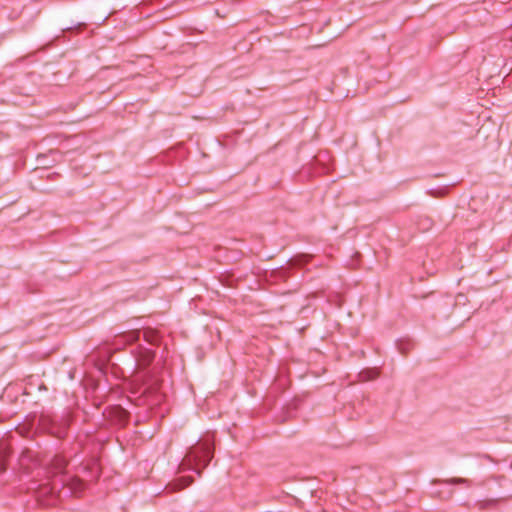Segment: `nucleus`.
I'll return each mask as SVG.
<instances>
[{
	"label": "nucleus",
	"mask_w": 512,
	"mask_h": 512,
	"mask_svg": "<svg viewBox=\"0 0 512 512\" xmlns=\"http://www.w3.org/2000/svg\"><path fill=\"white\" fill-rule=\"evenodd\" d=\"M510 467H511V469H512V461H511Z\"/></svg>",
	"instance_id": "a211bd4d"
},
{
	"label": "nucleus",
	"mask_w": 512,
	"mask_h": 512,
	"mask_svg": "<svg viewBox=\"0 0 512 512\" xmlns=\"http://www.w3.org/2000/svg\"><path fill=\"white\" fill-rule=\"evenodd\" d=\"M18 93L19 94H22L23 96H25L27 98V100H24L23 102L24 103H32L34 100H29L30 98H32L34 96V91L36 90L35 87H30L29 89H26L25 87H18Z\"/></svg>",
	"instance_id": "0eeeda50"
},
{
	"label": "nucleus",
	"mask_w": 512,
	"mask_h": 512,
	"mask_svg": "<svg viewBox=\"0 0 512 512\" xmlns=\"http://www.w3.org/2000/svg\"><path fill=\"white\" fill-rule=\"evenodd\" d=\"M150 387L148 386H145L144 389H143V393H147L149 391Z\"/></svg>",
	"instance_id": "4468645a"
},
{
	"label": "nucleus",
	"mask_w": 512,
	"mask_h": 512,
	"mask_svg": "<svg viewBox=\"0 0 512 512\" xmlns=\"http://www.w3.org/2000/svg\"><path fill=\"white\" fill-rule=\"evenodd\" d=\"M467 479H464V478H452L450 480L447 481V483H451V484H463V483H467Z\"/></svg>",
	"instance_id": "9d476101"
},
{
	"label": "nucleus",
	"mask_w": 512,
	"mask_h": 512,
	"mask_svg": "<svg viewBox=\"0 0 512 512\" xmlns=\"http://www.w3.org/2000/svg\"><path fill=\"white\" fill-rule=\"evenodd\" d=\"M141 14L144 15V16H149V13H145L144 14L143 12H141Z\"/></svg>",
	"instance_id": "dca6fc26"
},
{
	"label": "nucleus",
	"mask_w": 512,
	"mask_h": 512,
	"mask_svg": "<svg viewBox=\"0 0 512 512\" xmlns=\"http://www.w3.org/2000/svg\"><path fill=\"white\" fill-rule=\"evenodd\" d=\"M81 486L82 482L80 480H74L71 489L74 490V492H78L81 489Z\"/></svg>",
	"instance_id": "9b49d317"
},
{
	"label": "nucleus",
	"mask_w": 512,
	"mask_h": 512,
	"mask_svg": "<svg viewBox=\"0 0 512 512\" xmlns=\"http://www.w3.org/2000/svg\"><path fill=\"white\" fill-rule=\"evenodd\" d=\"M66 465V462L64 459L58 457L54 460L53 467H54V473H60L63 471L64 467Z\"/></svg>",
	"instance_id": "1a4fd4ad"
},
{
	"label": "nucleus",
	"mask_w": 512,
	"mask_h": 512,
	"mask_svg": "<svg viewBox=\"0 0 512 512\" xmlns=\"http://www.w3.org/2000/svg\"><path fill=\"white\" fill-rule=\"evenodd\" d=\"M139 338L138 331H131L118 337L117 343L124 341L125 343H132Z\"/></svg>",
	"instance_id": "423d86ee"
},
{
	"label": "nucleus",
	"mask_w": 512,
	"mask_h": 512,
	"mask_svg": "<svg viewBox=\"0 0 512 512\" xmlns=\"http://www.w3.org/2000/svg\"><path fill=\"white\" fill-rule=\"evenodd\" d=\"M84 24H85V22H83V21H71L69 25L60 28L59 34H55V35L49 37V39H47L43 43H41L37 47L36 51L37 52H45L50 47H52L53 45L57 44L60 41H63V42L68 41V39H66L65 33L72 30L73 28L81 27Z\"/></svg>",
	"instance_id": "7ed1b4c3"
},
{
	"label": "nucleus",
	"mask_w": 512,
	"mask_h": 512,
	"mask_svg": "<svg viewBox=\"0 0 512 512\" xmlns=\"http://www.w3.org/2000/svg\"><path fill=\"white\" fill-rule=\"evenodd\" d=\"M211 458L212 446L208 442H203L189 449L181 463V467L183 469H192L199 473L200 469L206 467Z\"/></svg>",
	"instance_id": "f257e3e1"
},
{
	"label": "nucleus",
	"mask_w": 512,
	"mask_h": 512,
	"mask_svg": "<svg viewBox=\"0 0 512 512\" xmlns=\"http://www.w3.org/2000/svg\"><path fill=\"white\" fill-rule=\"evenodd\" d=\"M167 5H168V1H166V0H162L160 2H157V3H155V10L164 8Z\"/></svg>",
	"instance_id": "ddd939ff"
},
{
	"label": "nucleus",
	"mask_w": 512,
	"mask_h": 512,
	"mask_svg": "<svg viewBox=\"0 0 512 512\" xmlns=\"http://www.w3.org/2000/svg\"><path fill=\"white\" fill-rule=\"evenodd\" d=\"M106 17L102 18L100 21L96 22L97 24H102Z\"/></svg>",
	"instance_id": "2eb2a0df"
},
{
	"label": "nucleus",
	"mask_w": 512,
	"mask_h": 512,
	"mask_svg": "<svg viewBox=\"0 0 512 512\" xmlns=\"http://www.w3.org/2000/svg\"><path fill=\"white\" fill-rule=\"evenodd\" d=\"M332 166L331 157L327 153H319L310 161L309 166L303 170V173L308 178H312L328 173Z\"/></svg>",
	"instance_id": "f03ea898"
},
{
	"label": "nucleus",
	"mask_w": 512,
	"mask_h": 512,
	"mask_svg": "<svg viewBox=\"0 0 512 512\" xmlns=\"http://www.w3.org/2000/svg\"><path fill=\"white\" fill-rule=\"evenodd\" d=\"M63 153L58 149H50L46 153L37 155V162L44 168L51 167L60 162L63 158Z\"/></svg>",
	"instance_id": "20e7f679"
},
{
	"label": "nucleus",
	"mask_w": 512,
	"mask_h": 512,
	"mask_svg": "<svg viewBox=\"0 0 512 512\" xmlns=\"http://www.w3.org/2000/svg\"><path fill=\"white\" fill-rule=\"evenodd\" d=\"M448 190H449V185H444L440 188H430L429 192H430L431 196L439 197V196L443 195L444 193H447Z\"/></svg>",
	"instance_id": "6e6552de"
},
{
	"label": "nucleus",
	"mask_w": 512,
	"mask_h": 512,
	"mask_svg": "<svg viewBox=\"0 0 512 512\" xmlns=\"http://www.w3.org/2000/svg\"><path fill=\"white\" fill-rule=\"evenodd\" d=\"M0 221L3 222L2 214L0 213Z\"/></svg>",
	"instance_id": "f3484780"
},
{
	"label": "nucleus",
	"mask_w": 512,
	"mask_h": 512,
	"mask_svg": "<svg viewBox=\"0 0 512 512\" xmlns=\"http://www.w3.org/2000/svg\"><path fill=\"white\" fill-rule=\"evenodd\" d=\"M418 224H430V225H433V224H435V220L430 218V217H425L424 220L420 219Z\"/></svg>",
	"instance_id": "f8f14e48"
},
{
	"label": "nucleus",
	"mask_w": 512,
	"mask_h": 512,
	"mask_svg": "<svg viewBox=\"0 0 512 512\" xmlns=\"http://www.w3.org/2000/svg\"><path fill=\"white\" fill-rule=\"evenodd\" d=\"M154 354L149 349H141L136 357L137 365L145 367L153 360Z\"/></svg>",
	"instance_id": "39448f33"
}]
</instances>
